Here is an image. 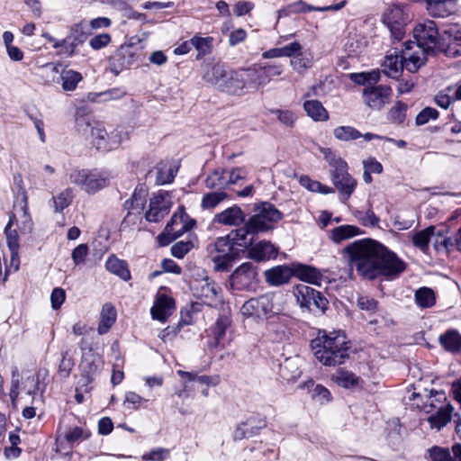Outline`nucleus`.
Here are the masks:
<instances>
[{
	"instance_id": "obj_7",
	"label": "nucleus",
	"mask_w": 461,
	"mask_h": 461,
	"mask_svg": "<svg viewBox=\"0 0 461 461\" xmlns=\"http://www.w3.org/2000/svg\"><path fill=\"white\" fill-rule=\"evenodd\" d=\"M281 219V212L272 203L264 202L255 206L254 213L248 221L259 233L272 230Z\"/></svg>"
},
{
	"instance_id": "obj_62",
	"label": "nucleus",
	"mask_w": 461,
	"mask_h": 461,
	"mask_svg": "<svg viewBox=\"0 0 461 461\" xmlns=\"http://www.w3.org/2000/svg\"><path fill=\"white\" fill-rule=\"evenodd\" d=\"M228 186L230 185H236L240 180H244L247 177L248 171L244 167H233L230 169H225Z\"/></svg>"
},
{
	"instance_id": "obj_11",
	"label": "nucleus",
	"mask_w": 461,
	"mask_h": 461,
	"mask_svg": "<svg viewBox=\"0 0 461 461\" xmlns=\"http://www.w3.org/2000/svg\"><path fill=\"white\" fill-rule=\"evenodd\" d=\"M293 293L302 309L312 311V306H314L321 313L327 309V299L319 291H315L306 285H296Z\"/></svg>"
},
{
	"instance_id": "obj_6",
	"label": "nucleus",
	"mask_w": 461,
	"mask_h": 461,
	"mask_svg": "<svg viewBox=\"0 0 461 461\" xmlns=\"http://www.w3.org/2000/svg\"><path fill=\"white\" fill-rule=\"evenodd\" d=\"M194 224V220L186 214L184 207H179L166 225L164 231L158 236L159 244L161 246L168 245L171 241L190 230Z\"/></svg>"
},
{
	"instance_id": "obj_12",
	"label": "nucleus",
	"mask_w": 461,
	"mask_h": 461,
	"mask_svg": "<svg viewBox=\"0 0 461 461\" xmlns=\"http://www.w3.org/2000/svg\"><path fill=\"white\" fill-rule=\"evenodd\" d=\"M171 196L167 192H158L149 200V210L145 217L148 221L158 222L168 214L172 207Z\"/></svg>"
},
{
	"instance_id": "obj_4",
	"label": "nucleus",
	"mask_w": 461,
	"mask_h": 461,
	"mask_svg": "<svg viewBox=\"0 0 461 461\" xmlns=\"http://www.w3.org/2000/svg\"><path fill=\"white\" fill-rule=\"evenodd\" d=\"M72 184L87 194H95L106 187L110 182L109 174L97 169H73L68 175Z\"/></svg>"
},
{
	"instance_id": "obj_63",
	"label": "nucleus",
	"mask_w": 461,
	"mask_h": 461,
	"mask_svg": "<svg viewBox=\"0 0 461 461\" xmlns=\"http://www.w3.org/2000/svg\"><path fill=\"white\" fill-rule=\"evenodd\" d=\"M357 305L360 310L366 311L368 314H373L377 310L378 303L372 297L360 295L357 297Z\"/></svg>"
},
{
	"instance_id": "obj_9",
	"label": "nucleus",
	"mask_w": 461,
	"mask_h": 461,
	"mask_svg": "<svg viewBox=\"0 0 461 461\" xmlns=\"http://www.w3.org/2000/svg\"><path fill=\"white\" fill-rule=\"evenodd\" d=\"M411 17L404 6L393 5L387 7L383 14L382 21L396 40H401L405 33V27Z\"/></svg>"
},
{
	"instance_id": "obj_27",
	"label": "nucleus",
	"mask_w": 461,
	"mask_h": 461,
	"mask_svg": "<svg viewBox=\"0 0 461 461\" xmlns=\"http://www.w3.org/2000/svg\"><path fill=\"white\" fill-rule=\"evenodd\" d=\"M294 276V270L287 266H276L265 272L267 282L275 286L288 283Z\"/></svg>"
},
{
	"instance_id": "obj_59",
	"label": "nucleus",
	"mask_w": 461,
	"mask_h": 461,
	"mask_svg": "<svg viewBox=\"0 0 461 461\" xmlns=\"http://www.w3.org/2000/svg\"><path fill=\"white\" fill-rule=\"evenodd\" d=\"M148 400L136 393L135 392H126L124 395L123 405L127 409L138 410L147 402Z\"/></svg>"
},
{
	"instance_id": "obj_8",
	"label": "nucleus",
	"mask_w": 461,
	"mask_h": 461,
	"mask_svg": "<svg viewBox=\"0 0 461 461\" xmlns=\"http://www.w3.org/2000/svg\"><path fill=\"white\" fill-rule=\"evenodd\" d=\"M232 250L234 248L229 235L217 238L213 243L208 246V253L216 270L224 271L231 267Z\"/></svg>"
},
{
	"instance_id": "obj_45",
	"label": "nucleus",
	"mask_w": 461,
	"mask_h": 461,
	"mask_svg": "<svg viewBox=\"0 0 461 461\" xmlns=\"http://www.w3.org/2000/svg\"><path fill=\"white\" fill-rule=\"evenodd\" d=\"M197 243L195 236H188L187 240H181L171 247V254L177 258H183Z\"/></svg>"
},
{
	"instance_id": "obj_14",
	"label": "nucleus",
	"mask_w": 461,
	"mask_h": 461,
	"mask_svg": "<svg viewBox=\"0 0 461 461\" xmlns=\"http://www.w3.org/2000/svg\"><path fill=\"white\" fill-rule=\"evenodd\" d=\"M193 294L201 299L203 303L215 305L219 301V287L207 276L201 280H194L191 285Z\"/></svg>"
},
{
	"instance_id": "obj_21",
	"label": "nucleus",
	"mask_w": 461,
	"mask_h": 461,
	"mask_svg": "<svg viewBox=\"0 0 461 461\" xmlns=\"http://www.w3.org/2000/svg\"><path fill=\"white\" fill-rule=\"evenodd\" d=\"M413 45L414 42L406 43V49L402 54L403 68H406L411 73L416 72L422 65H424L427 56L430 54V52L424 51L422 49H418L413 53H410Z\"/></svg>"
},
{
	"instance_id": "obj_64",
	"label": "nucleus",
	"mask_w": 461,
	"mask_h": 461,
	"mask_svg": "<svg viewBox=\"0 0 461 461\" xmlns=\"http://www.w3.org/2000/svg\"><path fill=\"white\" fill-rule=\"evenodd\" d=\"M176 172L172 167L162 165L158 167L156 181L158 185L171 183L175 177Z\"/></svg>"
},
{
	"instance_id": "obj_31",
	"label": "nucleus",
	"mask_w": 461,
	"mask_h": 461,
	"mask_svg": "<svg viewBox=\"0 0 461 461\" xmlns=\"http://www.w3.org/2000/svg\"><path fill=\"white\" fill-rule=\"evenodd\" d=\"M246 72L249 80V87L250 88L258 89L270 81L267 68L263 67L258 69L249 68L246 69Z\"/></svg>"
},
{
	"instance_id": "obj_60",
	"label": "nucleus",
	"mask_w": 461,
	"mask_h": 461,
	"mask_svg": "<svg viewBox=\"0 0 461 461\" xmlns=\"http://www.w3.org/2000/svg\"><path fill=\"white\" fill-rule=\"evenodd\" d=\"M271 113L276 115L278 121L287 127H294L297 120L296 114L292 110L276 109Z\"/></svg>"
},
{
	"instance_id": "obj_53",
	"label": "nucleus",
	"mask_w": 461,
	"mask_h": 461,
	"mask_svg": "<svg viewBox=\"0 0 461 461\" xmlns=\"http://www.w3.org/2000/svg\"><path fill=\"white\" fill-rule=\"evenodd\" d=\"M333 135L336 139L343 141L357 140L362 136L357 129L351 126H339L334 129Z\"/></svg>"
},
{
	"instance_id": "obj_41",
	"label": "nucleus",
	"mask_w": 461,
	"mask_h": 461,
	"mask_svg": "<svg viewBox=\"0 0 461 461\" xmlns=\"http://www.w3.org/2000/svg\"><path fill=\"white\" fill-rule=\"evenodd\" d=\"M205 186L210 189L223 190L228 187L225 169L217 168L205 178Z\"/></svg>"
},
{
	"instance_id": "obj_35",
	"label": "nucleus",
	"mask_w": 461,
	"mask_h": 461,
	"mask_svg": "<svg viewBox=\"0 0 461 461\" xmlns=\"http://www.w3.org/2000/svg\"><path fill=\"white\" fill-rule=\"evenodd\" d=\"M105 267L110 273L120 276L122 280L127 281L131 279V273L126 262L115 256H110L107 258Z\"/></svg>"
},
{
	"instance_id": "obj_5",
	"label": "nucleus",
	"mask_w": 461,
	"mask_h": 461,
	"mask_svg": "<svg viewBox=\"0 0 461 461\" xmlns=\"http://www.w3.org/2000/svg\"><path fill=\"white\" fill-rule=\"evenodd\" d=\"M281 296L275 294H266L246 301L241 306V313L248 317L263 318L277 314L281 312L278 305Z\"/></svg>"
},
{
	"instance_id": "obj_20",
	"label": "nucleus",
	"mask_w": 461,
	"mask_h": 461,
	"mask_svg": "<svg viewBox=\"0 0 461 461\" xmlns=\"http://www.w3.org/2000/svg\"><path fill=\"white\" fill-rule=\"evenodd\" d=\"M90 138L92 144L97 149L110 150L120 144V140H117L113 133L109 135L100 125L91 127Z\"/></svg>"
},
{
	"instance_id": "obj_37",
	"label": "nucleus",
	"mask_w": 461,
	"mask_h": 461,
	"mask_svg": "<svg viewBox=\"0 0 461 461\" xmlns=\"http://www.w3.org/2000/svg\"><path fill=\"white\" fill-rule=\"evenodd\" d=\"M83 80L81 73L73 69L62 70L59 77L62 89L66 92L74 91L78 83Z\"/></svg>"
},
{
	"instance_id": "obj_22",
	"label": "nucleus",
	"mask_w": 461,
	"mask_h": 461,
	"mask_svg": "<svg viewBox=\"0 0 461 461\" xmlns=\"http://www.w3.org/2000/svg\"><path fill=\"white\" fill-rule=\"evenodd\" d=\"M245 213L238 205L230 206L213 217V222L226 226H240L245 222Z\"/></svg>"
},
{
	"instance_id": "obj_52",
	"label": "nucleus",
	"mask_w": 461,
	"mask_h": 461,
	"mask_svg": "<svg viewBox=\"0 0 461 461\" xmlns=\"http://www.w3.org/2000/svg\"><path fill=\"white\" fill-rule=\"evenodd\" d=\"M267 336L274 342H282L287 339L286 328L278 322L270 321L267 325Z\"/></svg>"
},
{
	"instance_id": "obj_25",
	"label": "nucleus",
	"mask_w": 461,
	"mask_h": 461,
	"mask_svg": "<svg viewBox=\"0 0 461 461\" xmlns=\"http://www.w3.org/2000/svg\"><path fill=\"white\" fill-rule=\"evenodd\" d=\"M276 255L277 249L271 242L261 240L248 250L247 258L260 262L273 258Z\"/></svg>"
},
{
	"instance_id": "obj_39",
	"label": "nucleus",
	"mask_w": 461,
	"mask_h": 461,
	"mask_svg": "<svg viewBox=\"0 0 461 461\" xmlns=\"http://www.w3.org/2000/svg\"><path fill=\"white\" fill-rule=\"evenodd\" d=\"M435 230L436 228L434 226H429L424 230L416 231L412 235L413 245L422 252L427 253L429 240L435 236Z\"/></svg>"
},
{
	"instance_id": "obj_13",
	"label": "nucleus",
	"mask_w": 461,
	"mask_h": 461,
	"mask_svg": "<svg viewBox=\"0 0 461 461\" xmlns=\"http://www.w3.org/2000/svg\"><path fill=\"white\" fill-rule=\"evenodd\" d=\"M258 267L251 262L241 264L230 276V282L237 289H249L257 283Z\"/></svg>"
},
{
	"instance_id": "obj_43",
	"label": "nucleus",
	"mask_w": 461,
	"mask_h": 461,
	"mask_svg": "<svg viewBox=\"0 0 461 461\" xmlns=\"http://www.w3.org/2000/svg\"><path fill=\"white\" fill-rule=\"evenodd\" d=\"M359 229L353 225H341L334 228L330 232V240L335 243H340L358 235Z\"/></svg>"
},
{
	"instance_id": "obj_40",
	"label": "nucleus",
	"mask_w": 461,
	"mask_h": 461,
	"mask_svg": "<svg viewBox=\"0 0 461 461\" xmlns=\"http://www.w3.org/2000/svg\"><path fill=\"white\" fill-rule=\"evenodd\" d=\"M331 380L341 387L352 388L358 384L359 377L348 370L340 368L332 375Z\"/></svg>"
},
{
	"instance_id": "obj_55",
	"label": "nucleus",
	"mask_w": 461,
	"mask_h": 461,
	"mask_svg": "<svg viewBox=\"0 0 461 461\" xmlns=\"http://www.w3.org/2000/svg\"><path fill=\"white\" fill-rule=\"evenodd\" d=\"M427 454L430 461H456L455 456H452L447 447L434 446L428 449Z\"/></svg>"
},
{
	"instance_id": "obj_17",
	"label": "nucleus",
	"mask_w": 461,
	"mask_h": 461,
	"mask_svg": "<svg viewBox=\"0 0 461 461\" xmlns=\"http://www.w3.org/2000/svg\"><path fill=\"white\" fill-rule=\"evenodd\" d=\"M267 426V421L264 418L258 415L249 416L245 421L240 423L233 433L235 440H241L243 438H251L258 434Z\"/></svg>"
},
{
	"instance_id": "obj_50",
	"label": "nucleus",
	"mask_w": 461,
	"mask_h": 461,
	"mask_svg": "<svg viewBox=\"0 0 461 461\" xmlns=\"http://www.w3.org/2000/svg\"><path fill=\"white\" fill-rule=\"evenodd\" d=\"M436 301L434 292L428 287H421L415 293V302L421 308H429Z\"/></svg>"
},
{
	"instance_id": "obj_57",
	"label": "nucleus",
	"mask_w": 461,
	"mask_h": 461,
	"mask_svg": "<svg viewBox=\"0 0 461 461\" xmlns=\"http://www.w3.org/2000/svg\"><path fill=\"white\" fill-rule=\"evenodd\" d=\"M212 38L211 37H200V36H194L191 39V44L193 45V48H194L200 55H206L211 51L212 49Z\"/></svg>"
},
{
	"instance_id": "obj_54",
	"label": "nucleus",
	"mask_w": 461,
	"mask_h": 461,
	"mask_svg": "<svg viewBox=\"0 0 461 461\" xmlns=\"http://www.w3.org/2000/svg\"><path fill=\"white\" fill-rule=\"evenodd\" d=\"M300 184L311 192L321 193L323 194L333 193L332 188L324 185L316 180H312L307 176H301Z\"/></svg>"
},
{
	"instance_id": "obj_34",
	"label": "nucleus",
	"mask_w": 461,
	"mask_h": 461,
	"mask_svg": "<svg viewBox=\"0 0 461 461\" xmlns=\"http://www.w3.org/2000/svg\"><path fill=\"white\" fill-rule=\"evenodd\" d=\"M303 109L307 115L316 122H324L329 119L327 110L318 100L305 101L303 104Z\"/></svg>"
},
{
	"instance_id": "obj_24",
	"label": "nucleus",
	"mask_w": 461,
	"mask_h": 461,
	"mask_svg": "<svg viewBox=\"0 0 461 461\" xmlns=\"http://www.w3.org/2000/svg\"><path fill=\"white\" fill-rule=\"evenodd\" d=\"M174 309L175 302L173 298L166 294H158L150 312L153 319L166 321Z\"/></svg>"
},
{
	"instance_id": "obj_42",
	"label": "nucleus",
	"mask_w": 461,
	"mask_h": 461,
	"mask_svg": "<svg viewBox=\"0 0 461 461\" xmlns=\"http://www.w3.org/2000/svg\"><path fill=\"white\" fill-rule=\"evenodd\" d=\"M83 43L81 41H77V40L73 39L68 35L62 41H55L53 48L59 50L58 51V55L64 58H68L74 56L77 49Z\"/></svg>"
},
{
	"instance_id": "obj_51",
	"label": "nucleus",
	"mask_w": 461,
	"mask_h": 461,
	"mask_svg": "<svg viewBox=\"0 0 461 461\" xmlns=\"http://www.w3.org/2000/svg\"><path fill=\"white\" fill-rule=\"evenodd\" d=\"M146 203V195L143 192H134L130 201H126L125 206L129 210L130 214H140Z\"/></svg>"
},
{
	"instance_id": "obj_36",
	"label": "nucleus",
	"mask_w": 461,
	"mask_h": 461,
	"mask_svg": "<svg viewBox=\"0 0 461 461\" xmlns=\"http://www.w3.org/2000/svg\"><path fill=\"white\" fill-rule=\"evenodd\" d=\"M384 72L390 77H398L399 73L403 69V62L402 55L389 54L385 57L383 63Z\"/></svg>"
},
{
	"instance_id": "obj_15",
	"label": "nucleus",
	"mask_w": 461,
	"mask_h": 461,
	"mask_svg": "<svg viewBox=\"0 0 461 461\" xmlns=\"http://www.w3.org/2000/svg\"><path fill=\"white\" fill-rule=\"evenodd\" d=\"M438 50L449 57L461 56V30L456 25L445 30Z\"/></svg>"
},
{
	"instance_id": "obj_38",
	"label": "nucleus",
	"mask_w": 461,
	"mask_h": 461,
	"mask_svg": "<svg viewBox=\"0 0 461 461\" xmlns=\"http://www.w3.org/2000/svg\"><path fill=\"white\" fill-rule=\"evenodd\" d=\"M294 275L304 282L318 285L321 280V274L318 269L305 265H298L294 270Z\"/></svg>"
},
{
	"instance_id": "obj_2",
	"label": "nucleus",
	"mask_w": 461,
	"mask_h": 461,
	"mask_svg": "<svg viewBox=\"0 0 461 461\" xmlns=\"http://www.w3.org/2000/svg\"><path fill=\"white\" fill-rule=\"evenodd\" d=\"M312 347L314 356L324 366L342 365L349 357V342L341 330L320 332L312 342Z\"/></svg>"
},
{
	"instance_id": "obj_47",
	"label": "nucleus",
	"mask_w": 461,
	"mask_h": 461,
	"mask_svg": "<svg viewBox=\"0 0 461 461\" xmlns=\"http://www.w3.org/2000/svg\"><path fill=\"white\" fill-rule=\"evenodd\" d=\"M75 366L73 353L70 348H68L61 354V359L58 368V375L61 378H67L69 376L73 367Z\"/></svg>"
},
{
	"instance_id": "obj_30",
	"label": "nucleus",
	"mask_w": 461,
	"mask_h": 461,
	"mask_svg": "<svg viewBox=\"0 0 461 461\" xmlns=\"http://www.w3.org/2000/svg\"><path fill=\"white\" fill-rule=\"evenodd\" d=\"M231 320L227 314L219 315L213 326L210 329L211 335L213 337V346L218 347L221 345L222 339L225 337L227 329L230 326Z\"/></svg>"
},
{
	"instance_id": "obj_49",
	"label": "nucleus",
	"mask_w": 461,
	"mask_h": 461,
	"mask_svg": "<svg viewBox=\"0 0 461 461\" xmlns=\"http://www.w3.org/2000/svg\"><path fill=\"white\" fill-rule=\"evenodd\" d=\"M297 362V359L288 358L281 365L280 373L284 379L292 381L300 376L301 371L299 370Z\"/></svg>"
},
{
	"instance_id": "obj_1",
	"label": "nucleus",
	"mask_w": 461,
	"mask_h": 461,
	"mask_svg": "<svg viewBox=\"0 0 461 461\" xmlns=\"http://www.w3.org/2000/svg\"><path fill=\"white\" fill-rule=\"evenodd\" d=\"M343 253L357 271L370 280L380 276L394 279L406 268V264L395 253L373 240L354 241Z\"/></svg>"
},
{
	"instance_id": "obj_46",
	"label": "nucleus",
	"mask_w": 461,
	"mask_h": 461,
	"mask_svg": "<svg viewBox=\"0 0 461 461\" xmlns=\"http://www.w3.org/2000/svg\"><path fill=\"white\" fill-rule=\"evenodd\" d=\"M126 95L122 88H111L104 92L90 94L89 99L92 102H108L113 100H119Z\"/></svg>"
},
{
	"instance_id": "obj_23",
	"label": "nucleus",
	"mask_w": 461,
	"mask_h": 461,
	"mask_svg": "<svg viewBox=\"0 0 461 461\" xmlns=\"http://www.w3.org/2000/svg\"><path fill=\"white\" fill-rule=\"evenodd\" d=\"M90 437V432L88 429L83 427H70L67 429L64 435L65 441L70 445L69 448L67 449L63 447V442L57 439V452H62L63 450H67V453L70 451V449L74 447L75 444H79L81 441L87 439Z\"/></svg>"
},
{
	"instance_id": "obj_44",
	"label": "nucleus",
	"mask_w": 461,
	"mask_h": 461,
	"mask_svg": "<svg viewBox=\"0 0 461 461\" xmlns=\"http://www.w3.org/2000/svg\"><path fill=\"white\" fill-rule=\"evenodd\" d=\"M307 388L312 387L311 390L312 398L321 404L329 402L331 400L330 392L321 384H315L312 380L304 383L303 386Z\"/></svg>"
},
{
	"instance_id": "obj_61",
	"label": "nucleus",
	"mask_w": 461,
	"mask_h": 461,
	"mask_svg": "<svg viewBox=\"0 0 461 461\" xmlns=\"http://www.w3.org/2000/svg\"><path fill=\"white\" fill-rule=\"evenodd\" d=\"M407 105L402 102H397L389 111L388 118L394 123H401L405 119Z\"/></svg>"
},
{
	"instance_id": "obj_48",
	"label": "nucleus",
	"mask_w": 461,
	"mask_h": 461,
	"mask_svg": "<svg viewBox=\"0 0 461 461\" xmlns=\"http://www.w3.org/2000/svg\"><path fill=\"white\" fill-rule=\"evenodd\" d=\"M227 197L228 194L223 190L207 193L202 198L201 206L203 209H213Z\"/></svg>"
},
{
	"instance_id": "obj_3",
	"label": "nucleus",
	"mask_w": 461,
	"mask_h": 461,
	"mask_svg": "<svg viewBox=\"0 0 461 461\" xmlns=\"http://www.w3.org/2000/svg\"><path fill=\"white\" fill-rule=\"evenodd\" d=\"M325 158L331 167L332 183L341 195V200L346 202L354 193L357 186V180L348 172V163L341 158L336 156L330 150L324 152Z\"/></svg>"
},
{
	"instance_id": "obj_29",
	"label": "nucleus",
	"mask_w": 461,
	"mask_h": 461,
	"mask_svg": "<svg viewBox=\"0 0 461 461\" xmlns=\"http://www.w3.org/2000/svg\"><path fill=\"white\" fill-rule=\"evenodd\" d=\"M453 411L454 407L449 403L440 407L436 413L428 418L430 428L432 429L440 430L451 420Z\"/></svg>"
},
{
	"instance_id": "obj_10",
	"label": "nucleus",
	"mask_w": 461,
	"mask_h": 461,
	"mask_svg": "<svg viewBox=\"0 0 461 461\" xmlns=\"http://www.w3.org/2000/svg\"><path fill=\"white\" fill-rule=\"evenodd\" d=\"M413 35L417 49H422L430 53L438 49L441 36L438 34V29L434 21L427 20L419 23L413 30Z\"/></svg>"
},
{
	"instance_id": "obj_16",
	"label": "nucleus",
	"mask_w": 461,
	"mask_h": 461,
	"mask_svg": "<svg viewBox=\"0 0 461 461\" xmlns=\"http://www.w3.org/2000/svg\"><path fill=\"white\" fill-rule=\"evenodd\" d=\"M391 95L392 89L388 86L366 87L363 91V99L368 107L379 111L389 103Z\"/></svg>"
},
{
	"instance_id": "obj_26",
	"label": "nucleus",
	"mask_w": 461,
	"mask_h": 461,
	"mask_svg": "<svg viewBox=\"0 0 461 461\" xmlns=\"http://www.w3.org/2000/svg\"><path fill=\"white\" fill-rule=\"evenodd\" d=\"M101 361L94 355L84 356L80 364L82 385L92 383L99 372Z\"/></svg>"
},
{
	"instance_id": "obj_28",
	"label": "nucleus",
	"mask_w": 461,
	"mask_h": 461,
	"mask_svg": "<svg viewBox=\"0 0 461 461\" xmlns=\"http://www.w3.org/2000/svg\"><path fill=\"white\" fill-rule=\"evenodd\" d=\"M228 76L226 67L222 63L208 64L205 67L203 79L211 84L217 86L221 89V84L223 83Z\"/></svg>"
},
{
	"instance_id": "obj_32",
	"label": "nucleus",
	"mask_w": 461,
	"mask_h": 461,
	"mask_svg": "<svg viewBox=\"0 0 461 461\" xmlns=\"http://www.w3.org/2000/svg\"><path fill=\"white\" fill-rule=\"evenodd\" d=\"M116 320V311L110 303H105L100 313V321L97 328L99 334H105Z\"/></svg>"
},
{
	"instance_id": "obj_19",
	"label": "nucleus",
	"mask_w": 461,
	"mask_h": 461,
	"mask_svg": "<svg viewBox=\"0 0 461 461\" xmlns=\"http://www.w3.org/2000/svg\"><path fill=\"white\" fill-rule=\"evenodd\" d=\"M246 87H249L246 69L228 72L225 81L221 84V90L230 95H240Z\"/></svg>"
},
{
	"instance_id": "obj_33",
	"label": "nucleus",
	"mask_w": 461,
	"mask_h": 461,
	"mask_svg": "<svg viewBox=\"0 0 461 461\" xmlns=\"http://www.w3.org/2000/svg\"><path fill=\"white\" fill-rule=\"evenodd\" d=\"M439 343L449 352H459L461 349V335L456 330H448L440 335Z\"/></svg>"
},
{
	"instance_id": "obj_56",
	"label": "nucleus",
	"mask_w": 461,
	"mask_h": 461,
	"mask_svg": "<svg viewBox=\"0 0 461 461\" xmlns=\"http://www.w3.org/2000/svg\"><path fill=\"white\" fill-rule=\"evenodd\" d=\"M73 194L72 190L67 188L59 193L57 196L53 197V203L56 212H61L67 208L72 202Z\"/></svg>"
},
{
	"instance_id": "obj_58",
	"label": "nucleus",
	"mask_w": 461,
	"mask_h": 461,
	"mask_svg": "<svg viewBox=\"0 0 461 461\" xmlns=\"http://www.w3.org/2000/svg\"><path fill=\"white\" fill-rule=\"evenodd\" d=\"M170 456V450L165 447H156L141 456L142 461H164Z\"/></svg>"
},
{
	"instance_id": "obj_18",
	"label": "nucleus",
	"mask_w": 461,
	"mask_h": 461,
	"mask_svg": "<svg viewBox=\"0 0 461 461\" xmlns=\"http://www.w3.org/2000/svg\"><path fill=\"white\" fill-rule=\"evenodd\" d=\"M258 232L247 221L242 227L232 230L228 235L232 246L235 249H250L254 244L255 236Z\"/></svg>"
}]
</instances>
